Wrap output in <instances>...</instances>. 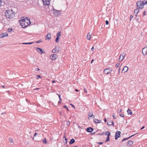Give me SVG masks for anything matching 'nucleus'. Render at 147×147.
Wrapping results in <instances>:
<instances>
[{"label": "nucleus", "mask_w": 147, "mask_h": 147, "mask_svg": "<svg viewBox=\"0 0 147 147\" xmlns=\"http://www.w3.org/2000/svg\"><path fill=\"white\" fill-rule=\"evenodd\" d=\"M14 14L12 10H7L5 13V16L8 18H12L14 16Z\"/></svg>", "instance_id": "obj_1"}, {"label": "nucleus", "mask_w": 147, "mask_h": 147, "mask_svg": "<svg viewBox=\"0 0 147 147\" xmlns=\"http://www.w3.org/2000/svg\"><path fill=\"white\" fill-rule=\"evenodd\" d=\"M144 4L142 3V1H138L137 3V7L138 9H142L144 7Z\"/></svg>", "instance_id": "obj_2"}, {"label": "nucleus", "mask_w": 147, "mask_h": 147, "mask_svg": "<svg viewBox=\"0 0 147 147\" xmlns=\"http://www.w3.org/2000/svg\"><path fill=\"white\" fill-rule=\"evenodd\" d=\"M112 71V69L111 68H106L103 71V72L105 74H109L111 73Z\"/></svg>", "instance_id": "obj_3"}, {"label": "nucleus", "mask_w": 147, "mask_h": 147, "mask_svg": "<svg viewBox=\"0 0 147 147\" xmlns=\"http://www.w3.org/2000/svg\"><path fill=\"white\" fill-rule=\"evenodd\" d=\"M53 14L56 16H59L61 14V11H57L53 9Z\"/></svg>", "instance_id": "obj_4"}, {"label": "nucleus", "mask_w": 147, "mask_h": 147, "mask_svg": "<svg viewBox=\"0 0 147 147\" xmlns=\"http://www.w3.org/2000/svg\"><path fill=\"white\" fill-rule=\"evenodd\" d=\"M121 132L119 131H117L115 133V139L117 140L118 138L120 137Z\"/></svg>", "instance_id": "obj_5"}, {"label": "nucleus", "mask_w": 147, "mask_h": 147, "mask_svg": "<svg viewBox=\"0 0 147 147\" xmlns=\"http://www.w3.org/2000/svg\"><path fill=\"white\" fill-rule=\"evenodd\" d=\"M20 24L21 25L23 28H25L29 25V24L26 23V21L23 22V23H21Z\"/></svg>", "instance_id": "obj_6"}, {"label": "nucleus", "mask_w": 147, "mask_h": 147, "mask_svg": "<svg viewBox=\"0 0 147 147\" xmlns=\"http://www.w3.org/2000/svg\"><path fill=\"white\" fill-rule=\"evenodd\" d=\"M142 52L143 55H146L147 54V46L145 47L142 50Z\"/></svg>", "instance_id": "obj_7"}, {"label": "nucleus", "mask_w": 147, "mask_h": 147, "mask_svg": "<svg viewBox=\"0 0 147 147\" xmlns=\"http://www.w3.org/2000/svg\"><path fill=\"white\" fill-rule=\"evenodd\" d=\"M44 5L45 6L48 5L49 4V0H42Z\"/></svg>", "instance_id": "obj_8"}, {"label": "nucleus", "mask_w": 147, "mask_h": 147, "mask_svg": "<svg viewBox=\"0 0 147 147\" xmlns=\"http://www.w3.org/2000/svg\"><path fill=\"white\" fill-rule=\"evenodd\" d=\"M57 57L58 56L56 54H54L52 57H51V59L52 60H54L56 59Z\"/></svg>", "instance_id": "obj_9"}, {"label": "nucleus", "mask_w": 147, "mask_h": 147, "mask_svg": "<svg viewBox=\"0 0 147 147\" xmlns=\"http://www.w3.org/2000/svg\"><path fill=\"white\" fill-rule=\"evenodd\" d=\"M133 144V141L132 140H129L128 141L127 143V146H130Z\"/></svg>", "instance_id": "obj_10"}, {"label": "nucleus", "mask_w": 147, "mask_h": 147, "mask_svg": "<svg viewBox=\"0 0 147 147\" xmlns=\"http://www.w3.org/2000/svg\"><path fill=\"white\" fill-rule=\"evenodd\" d=\"M8 36V34L6 32L3 33V34H0V38H3L4 37L7 36Z\"/></svg>", "instance_id": "obj_11"}, {"label": "nucleus", "mask_w": 147, "mask_h": 147, "mask_svg": "<svg viewBox=\"0 0 147 147\" xmlns=\"http://www.w3.org/2000/svg\"><path fill=\"white\" fill-rule=\"evenodd\" d=\"M128 70V67L127 66H125L123 67L122 69V73H125Z\"/></svg>", "instance_id": "obj_12"}, {"label": "nucleus", "mask_w": 147, "mask_h": 147, "mask_svg": "<svg viewBox=\"0 0 147 147\" xmlns=\"http://www.w3.org/2000/svg\"><path fill=\"white\" fill-rule=\"evenodd\" d=\"M36 50L41 54H42L44 53L42 51V49L41 48L38 47L36 48Z\"/></svg>", "instance_id": "obj_13"}, {"label": "nucleus", "mask_w": 147, "mask_h": 147, "mask_svg": "<svg viewBox=\"0 0 147 147\" xmlns=\"http://www.w3.org/2000/svg\"><path fill=\"white\" fill-rule=\"evenodd\" d=\"M125 56V55L124 54H123V55H121L119 57V61L121 62V61H122L123 60V59L124 58V57Z\"/></svg>", "instance_id": "obj_14"}, {"label": "nucleus", "mask_w": 147, "mask_h": 147, "mask_svg": "<svg viewBox=\"0 0 147 147\" xmlns=\"http://www.w3.org/2000/svg\"><path fill=\"white\" fill-rule=\"evenodd\" d=\"M51 33H48L47 35H46V40H47V39H48V40H50V39L51 38Z\"/></svg>", "instance_id": "obj_15"}, {"label": "nucleus", "mask_w": 147, "mask_h": 147, "mask_svg": "<svg viewBox=\"0 0 147 147\" xmlns=\"http://www.w3.org/2000/svg\"><path fill=\"white\" fill-rule=\"evenodd\" d=\"M93 130V128L91 127H88L86 129V131L89 132H91Z\"/></svg>", "instance_id": "obj_16"}, {"label": "nucleus", "mask_w": 147, "mask_h": 147, "mask_svg": "<svg viewBox=\"0 0 147 147\" xmlns=\"http://www.w3.org/2000/svg\"><path fill=\"white\" fill-rule=\"evenodd\" d=\"M88 115L90 117H92L93 118L95 117L94 115H93L92 112L89 111L88 113Z\"/></svg>", "instance_id": "obj_17"}, {"label": "nucleus", "mask_w": 147, "mask_h": 147, "mask_svg": "<svg viewBox=\"0 0 147 147\" xmlns=\"http://www.w3.org/2000/svg\"><path fill=\"white\" fill-rule=\"evenodd\" d=\"M139 10L138 9H135L134 10V13H135V14H136V15H135L136 16V17H137V14L138 13H139Z\"/></svg>", "instance_id": "obj_18"}, {"label": "nucleus", "mask_w": 147, "mask_h": 147, "mask_svg": "<svg viewBox=\"0 0 147 147\" xmlns=\"http://www.w3.org/2000/svg\"><path fill=\"white\" fill-rule=\"evenodd\" d=\"M91 35V34H90V33H88L86 36V38L88 40H90V39Z\"/></svg>", "instance_id": "obj_19"}, {"label": "nucleus", "mask_w": 147, "mask_h": 147, "mask_svg": "<svg viewBox=\"0 0 147 147\" xmlns=\"http://www.w3.org/2000/svg\"><path fill=\"white\" fill-rule=\"evenodd\" d=\"M75 140L74 139H71L70 140L69 143L70 144H72L75 142Z\"/></svg>", "instance_id": "obj_20"}, {"label": "nucleus", "mask_w": 147, "mask_h": 147, "mask_svg": "<svg viewBox=\"0 0 147 147\" xmlns=\"http://www.w3.org/2000/svg\"><path fill=\"white\" fill-rule=\"evenodd\" d=\"M127 112L128 114L129 115H131L132 113V111L129 109L127 110Z\"/></svg>", "instance_id": "obj_21"}, {"label": "nucleus", "mask_w": 147, "mask_h": 147, "mask_svg": "<svg viewBox=\"0 0 147 147\" xmlns=\"http://www.w3.org/2000/svg\"><path fill=\"white\" fill-rule=\"evenodd\" d=\"M110 135L109 134H108V136L107 137V138L105 140V142H107L109 140V136Z\"/></svg>", "instance_id": "obj_22"}, {"label": "nucleus", "mask_w": 147, "mask_h": 147, "mask_svg": "<svg viewBox=\"0 0 147 147\" xmlns=\"http://www.w3.org/2000/svg\"><path fill=\"white\" fill-rule=\"evenodd\" d=\"M25 21H26V23L29 24V25L31 23L30 19H27V18L26 19Z\"/></svg>", "instance_id": "obj_23"}, {"label": "nucleus", "mask_w": 147, "mask_h": 147, "mask_svg": "<svg viewBox=\"0 0 147 147\" xmlns=\"http://www.w3.org/2000/svg\"><path fill=\"white\" fill-rule=\"evenodd\" d=\"M59 49L56 46L55 47V49L52 50V53H55L56 52V49Z\"/></svg>", "instance_id": "obj_24"}, {"label": "nucleus", "mask_w": 147, "mask_h": 147, "mask_svg": "<svg viewBox=\"0 0 147 147\" xmlns=\"http://www.w3.org/2000/svg\"><path fill=\"white\" fill-rule=\"evenodd\" d=\"M94 121L96 123H100L99 120L97 119H94Z\"/></svg>", "instance_id": "obj_25"}, {"label": "nucleus", "mask_w": 147, "mask_h": 147, "mask_svg": "<svg viewBox=\"0 0 147 147\" xmlns=\"http://www.w3.org/2000/svg\"><path fill=\"white\" fill-rule=\"evenodd\" d=\"M61 35V33L60 32H58L57 34V36L59 37Z\"/></svg>", "instance_id": "obj_26"}, {"label": "nucleus", "mask_w": 147, "mask_h": 147, "mask_svg": "<svg viewBox=\"0 0 147 147\" xmlns=\"http://www.w3.org/2000/svg\"><path fill=\"white\" fill-rule=\"evenodd\" d=\"M42 142L44 144H47V141L46 139L45 138H44L43 140L42 141Z\"/></svg>", "instance_id": "obj_27"}, {"label": "nucleus", "mask_w": 147, "mask_h": 147, "mask_svg": "<svg viewBox=\"0 0 147 147\" xmlns=\"http://www.w3.org/2000/svg\"><path fill=\"white\" fill-rule=\"evenodd\" d=\"M26 19H22L20 21V23L21 24V23H23V22H24L25 21Z\"/></svg>", "instance_id": "obj_28"}, {"label": "nucleus", "mask_w": 147, "mask_h": 147, "mask_svg": "<svg viewBox=\"0 0 147 147\" xmlns=\"http://www.w3.org/2000/svg\"><path fill=\"white\" fill-rule=\"evenodd\" d=\"M33 42H25V43H22V44H25V45H30L32 43H33Z\"/></svg>", "instance_id": "obj_29"}, {"label": "nucleus", "mask_w": 147, "mask_h": 147, "mask_svg": "<svg viewBox=\"0 0 147 147\" xmlns=\"http://www.w3.org/2000/svg\"><path fill=\"white\" fill-rule=\"evenodd\" d=\"M111 120L109 121L108 120L107 122V124L108 125L110 126L111 125Z\"/></svg>", "instance_id": "obj_30"}, {"label": "nucleus", "mask_w": 147, "mask_h": 147, "mask_svg": "<svg viewBox=\"0 0 147 147\" xmlns=\"http://www.w3.org/2000/svg\"><path fill=\"white\" fill-rule=\"evenodd\" d=\"M109 134L110 135H111L110 132L109 131H106L105 132L104 134L106 135H107V136H108V134Z\"/></svg>", "instance_id": "obj_31"}, {"label": "nucleus", "mask_w": 147, "mask_h": 147, "mask_svg": "<svg viewBox=\"0 0 147 147\" xmlns=\"http://www.w3.org/2000/svg\"><path fill=\"white\" fill-rule=\"evenodd\" d=\"M12 30H13V29H12V28H8L7 30V31L9 32H11Z\"/></svg>", "instance_id": "obj_32"}, {"label": "nucleus", "mask_w": 147, "mask_h": 147, "mask_svg": "<svg viewBox=\"0 0 147 147\" xmlns=\"http://www.w3.org/2000/svg\"><path fill=\"white\" fill-rule=\"evenodd\" d=\"M59 39V37L57 36L56 38L55 41L56 42H58V40Z\"/></svg>", "instance_id": "obj_33"}, {"label": "nucleus", "mask_w": 147, "mask_h": 147, "mask_svg": "<svg viewBox=\"0 0 147 147\" xmlns=\"http://www.w3.org/2000/svg\"><path fill=\"white\" fill-rule=\"evenodd\" d=\"M105 133V132H103L102 133H97L96 135L102 136V135H103Z\"/></svg>", "instance_id": "obj_34"}, {"label": "nucleus", "mask_w": 147, "mask_h": 147, "mask_svg": "<svg viewBox=\"0 0 147 147\" xmlns=\"http://www.w3.org/2000/svg\"><path fill=\"white\" fill-rule=\"evenodd\" d=\"M120 63H117L115 65V67L116 68H117L119 65Z\"/></svg>", "instance_id": "obj_35"}, {"label": "nucleus", "mask_w": 147, "mask_h": 147, "mask_svg": "<svg viewBox=\"0 0 147 147\" xmlns=\"http://www.w3.org/2000/svg\"><path fill=\"white\" fill-rule=\"evenodd\" d=\"M63 107L66 109L67 111H69V109L67 108V107L66 105H65L63 106Z\"/></svg>", "instance_id": "obj_36"}, {"label": "nucleus", "mask_w": 147, "mask_h": 147, "mask_svg": "<svg viewBox=\"0 0 147 147\" xmlns=\"http://www.w3.org/2000/svg\"><path fill=\"white\" fill-rule=\"evenodd\" d=\"M142 3L144 5L146 4L147 5V1H142Z\"/></svg>", "instance_id": "obj_37"}, {"label": "nucleus", "mask_w": 147, "mask_h": 147, "mask_svg": "<svg viewBox=\"0 0 147 147\" xmlns=\"http://www.w3.org/2000/svg\"><path fill=\"white\" fill-rule=\"evenodd\" d=\"M70 122L69 121H67L66 122V124L68 126H69L70 125Z\"/></svg>", "instance_id": "obj_38"}, {"label": "nucleus", "mask_w": 147, "mask_h": 147, "mask_svg": "<svg viewBox=\"0 0 147 147\" xmlns=\"http://www.w3.org/2000/svg\"><path fill=\"white\" fill-rule=\"evenodd\" d=\"M9 142L11 143H13V140L11 138H9Z\"/></svg>", "instance_id": "obj_39"}, {"label": "nucleus", "mask_w": 147, "mask_h": 147, "mask_svg": "<svg viewBox=\"0 0 147 147\" xmlns=\"http://www.w3.org/2000/svg\"><path fill=\"white\" fill-rule=\"evenodd\" d=\"M64 137L65 138V144H66L67 143V139L64 136Z\"/></svg>", "instance_id": "obj_40"}, {"label": "nucleus", "mask_w": 147, "mask_h": 147, "mask_svg": "<svg viewBox=\"0 0 147 147\" xmlns=\"http://www.w3.org/2000/svg\"><path fill=\"white\" fill-rule=\"evenodd\" d=\"M119 115L122 117H124V115L123 114H120Z\"/></svg>", "instance_id": "obj_41"}, {"label": "nucleus", "mask_w": 147, "mask_h": 147, "mask_svg": "<svg viewBox=\"0 0 147 147\" xmlns=\"http://www.w3.org/2000/svg\"><path fill=\"white\" fill-rule=\"evenodd\" d=\"M37 78H36V79H38V78H41V76L39 75H37Z\"/></svg>", "instance_id": "obj_42"}, {"label": "nucleus", "mask_w": 147, "mask_h": 147, "mask_svg": "<svg viewBox=\"0 0 147 147\" xmlns=\"http://www.w3.org/2000/svg\"><path fill=\"white\" fill-rule=\"evenodd\" d=\"M121 109H118L117 110V112L118 113H120L121 111Z\"/></svg>", "instance_id": "obj_43"}, {"label": "nucleus", "mask_w": 147, "mask_h": 147, "mask_svg": "<svg viewBox=\"0 0 147 147\" xmlns=\"http://www.w3.org/2000/svg\"><path fill=\"white\" fill-rule=\"evenodd\" d=\"M41 42H42V41L40 40H39L36 41V42L37 43H38Z\"/></svg>", "instance_id": "obj_44"}, {"label": "nucleus", "mask_w": 147, "mask_h": 147, "mask_svg": "<svg viewBox=\"0 0 147 147\" xmlns=\"http://www.w3.org/2000/svg\"><path fill=\"white\" fill-rule=\"evenodd\" d=\"M146 11H144L143 12V16H144L146 15Z\"/></svg>", "instance_id": "obj_45"}, {"label": "nucleus", "mask_w": 147, "mask_h": 147, "mask_svg": "<svg viewBox=\"0 0 147 147\" xmlns=\"http://www.w3.org/2000/svg\"><path fill=\"white\" fill-rule=\"evenodd\" d=\"M103 142H98L97 143V144H100V145L103 144Z\"/></svg>", "instance_id": "obj_46"}, {"label": "nucleus", "mask_w": 147, "mask_h": 147, "mask_svg": "<svg viewBox=\"0 0 147 147\" xmlns=\"http://www.w3.org/2000/svg\"><path fill=\"white\" fill-rule=\"evenodd\" d=\"M105 23L106 25H108L109 24V22L108 20H106Z\"/></svg>", "instance_id": "obj_47"}, {"label": "nucleus", "mask_w": 147, "mask_h": 147, "mask_svg": "<svg viewBox=\"0 0 147 147\" xmlns=\"http://www.w3.org/2000/svg\"><path fill=\"white\" fill-rule=\"evenodd\" d=\"M70 105L73 107L74 109H75V107L72 104H70Z\"/></svg>", "instance_id": "obj_48"}, {"label": "nucleus", "mask_w": 147, "mask_h": 147, "mask_svg": "<svg viewBox=\"0 0 147 147\" xmlns=\"http://www.w3.org/2000/svg\"><path fill=\"white\" fill-rule=\"evenodd\" d=\"M111 125H114V122H113V121H111Z\"/></svg>", "instance_id": "obj_49"}, {"label": "nucleus", "mask_w": 147, "mask_h": 147, "mask_svg": "<svg viewBox=\"0 0 147 147\" xmlns=\"http://www.w3.org/2000/svg\"><path fill=\"white\" fill-rule=\"evenodd\" d=\"M97 131H98V129L97 130H96V131H95V132H94L92 133V135L95 134L96 133V132H97Z\"/></svg>", "instance_id": "obj_50"}, {"label": "nucleus", "mask_w": 147, "mask_h": 147, "mask_svg": "<svg viewBox=\"0 0 147 147\" xmlns=\"http://www.w3.org/2000/svg\"><path fill=\"white\" fill-rule=\"evenodd\" d=\"M40 69L38 68H36L35 69V70L36 71H39Z\"/></svg>", "instance_id": "obj_51"}, {"label": "nucleus", "mask_w": 147, "mask_h": 147, "mask_svg": "<svg viewBox=\"0 0 147 147\" xmlns=\"http://www.w3.org/2000/svg\"><path fill=\"white\" fill-rule=\"evenodd\" d=\"M133 16H132V15L130 16V20H131V19L133 18Z\"/></svg>", "instance_id": "obj_52"}, {"label": "nucleus", "mask_w": 147, "mask_h": 147, "mask_svg": "<svg viewBox=\"0 0 147 147\" xmlns=\"http://www.w3.org/2000/svg\"><path fill=\"white\" fill-rule=\"evenodd\" d=\"M113 117L114 119H116L115 117V115H113Z\"/></svg>", "instance_id": "obj_53"}, {"label": "nucleus", "mask_w": 147, "mask_h": 147, "mask_svg": "<svg viewBox=\"0 0 147 147\" xmlns=\"http://www.w3.org/2000/svg\"><path fill=\"white\" fill-rule=\"evenodd\" d=\"M61 99L59 100V101L58 102V103H60L61 102Z\"/></svg>", "instance_id": "obj_54"}, {"label": "nucleus", "mask_w": 147, "mask_h": 147, "mask_svg": "<svg viewBox=\"0 0 147 147\" xmlns=\"http://www.w3.org/2000/svg\"><path fill=\"white\" fill-rule=\"evenodd\" d=\"M120 68H121L120 67H119L118 70L119 74V73L120 72Z\"/></svg>", "instance_id": "obj_55"}, {"label": "nucleus", "mask_w": 147, "mask_h": 147, "mask_svg": "<svg viewBox=\"0 0 147 147\" xmlns=\"http://www.w3.org/2000/svg\"><path fill=\"white\" fill-rule=\"evenodd\" d=\"M84 91L86 93H87V91L86 90V89H84Z\"/></svg>", "instance_id": "obj_56"}, {"label": "nucleus", "mask_w": 147, "mask_h": 147, "mask_svg": "<svg viewBox=\"0 0 147 147\" xmlns=\"http://www.w3.org/2000/svg\"><path fill=\"white\" fill-rule=\"evenodd\" d=\"M58 95L59 97V100H60V99H61V96H60V95H58Z\"/></svg>", "instance_id": "obj_57"}, {"label": "nucleus", "mask_w": 147, "mask_h": 147, "mask_svg": "<svg viewBox=\"0 0 147 147\" xmlns=\"http://www.w3.org/2000/svg\"><path fill=\"white\" fill-rule=\"evenodd\" d=\"M134 134V135H133L131 136H130V138L132 137H133L136 134Z\"/></svg>", "instance_id": "obj_58"}, {"label": "nucleus", "mask_w": 147, "mask_h": 147, "mask_svg": "<svg viewBox=\"0 0 147 147\" xmlns=\"http://www.w3.org/2000/svg\"><path fill=\"white\" fill-rule=\"evenodd\" d=\"M145 126H143L141 128V129H144L145 128Z\"/></svg>", "instance_id": "obj_59"}, {"label": "nucleus", "mask_w": 147, "mask_h": 147, "mask_svg": "<svg viewBox=\"0 0 147 147\" xmlns=\"http://www.w3.org/2000/svg\"><path fill=\"white\" fill-rule=\"evenodd\" d=\"M37 134V133H35L34 134V137H35V136H36V135Z\"/></svg>", "instance_id": "obj_60"}, {"label": "nucleus", "mask_w": 147, "mask_h": 147, "mask_svg": "<svg viewBox=\"0 0 147 147\" xmlns=\"http://www.w3.org/2000/svg\"><path fill=\"white\" fill-rule=\"evenodd\" d=\"M52 83H54L55 82V81L54 80H53V81H52Z\"/></svg>", "instance_id": "obj_61"}, {"label": "nucleus", "mask_w": 147, "mask_h": 147, "mask_svg": "<svg viewBox=\"0 0 147 147\" xmlns=\"http://www.w3.org/2000/svg\"><path fill=\"white\" fill-rule=\"evenodd\" d=\"M59 49H56V51H57L58 52H59Z\"/></svg>", "instance_id": "obj_62"}, {"label": "nucleus", "mask_w": 147, "mask_h": 147, "mask_svg": "<svg viewBox=\"0 0 147 147\" xmlns=\"http://www.w3.org/2000/svg\"><path fill=\"white\" fill-rule=\"evenodd\" d=\"M107 121V120L106 119H105L104 120V121L105 123Z\"/></svg>", "instance_id": "obj_63"}, {"label": "nucleus", "mask_w": 147, "mask_h": 147, "mask_svg": "<svg viewBox=\"0 0 147 147\" xmlns=\"http://www.w3.org/2000/svg\"><path fill=\"white\" fill-rule=\"evenodd\" d=\"M94 49V47H92V48H91V50L92 51H93V50Z\"/></svg>", "instance_id": "obj_64"}]
</instances>
